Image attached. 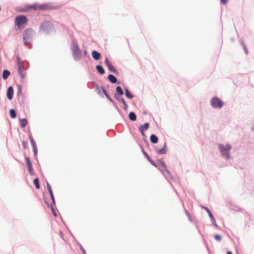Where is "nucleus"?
I'll return each instance as SVG.
<instances>
[{
	"instance_id": "4be33fe9",
	"label": "nucleus",
	"mask_w": 254,
	"mask_h": 254,
	"mask_svg": "<svg viewBox=\"0 0 254 254\" xmlns=\"http://www.w3.org/2000/svg\"><path fill=\"white\" fill-rule=\"evenodd\" d=\"M128 117H129V119L132 121H134L136 119V115L133 112L129 113V114L128 115Z\"/></svg>"
},
{
	"instance_id": "9d476101",
	"label": "nucleus",
	"mask_w": 254,
	"mask_h": 254,
	"mask_svg": "<svg viewBox=\"0 0 254 254\" xmlns=\"http://www.w3.org/2000/svg\"><path fill=\"white\" fill-rule=\"evenodd\" d=\"M16 61L18 70H20L21 69H25L23 65V63L18 56L16 57Z\"/></svg>"
},
{
	"instance_id": "423d86ee",
	"label": "nucleus",
	"mask_w": 254,
	"mask_h": 254,
	"mask_svg": "<svg viewBox=\"0 0 254 254\" xmlns=\"http://www.w3.org/2000/svg\"><path fill=\"white\" fill-rule=\"evenodd\" d=\"M115 97L118 101L123 103V104L124 105V109L126 111H127L128 109V106L127 104V103H126L124 98L122 97V96L118 95L117 94H115Z\"/></svg>"
},
{
	"instance_id": "5701e85b",
	"label": "nucleus",
	"mask_w": 254,
	"mask_h": 254,
	"mask_svg": "<svg viewBox=\"0 0 254 254\" xmlns=\"http://www.w3.org/2000/svg\"><path fill=\"white\" fill-rule=\"evenodd\" d=\"M102 91L104 93V94L105 95V96H106V97L108 98V99L112 102H113V99L110 97V96L108 95V94L107 93L106 90H105V89L103 87L102 88Z\"/></svg>"
},
{
	"instance_id": "6e6552de",
	"label": "nucleus",
	"mask_w": 254,
	"mask_h": 254,
	"mask_svg": "<svg viewBox=\"0 0 254 254\" xmlns=\"http://www.w3.org/2000/svg\"><path fill=\"white\" fill-rule=\"evenodd\" d=\"M52 25L49 22H45L41 25V29L45 31H48L52 28Z\"/></svg>"
},
{
	"instance_id": "c756f323",
	"label": "nucleus",
	"mask_w": 254,
	"mask_h": 254,
	"mask_svg": "<svg viewBox=\"0 0 254 254\" xmlns=\"http://www.w3.org/2000/svg\"><path fill=\"white\" fill-rule=\"evenodd\" d=\"M145 155L146 156L147 159L149 161V162L153 165L156 166V165L154 164L153 161L150 158L149 156L145 152Z\"/></svg>"
},
{
	"instance_id": "aec40b11",
	"label": "nucleus",
	"mask_w": 254,
	"mask_h": 254,
	"mask_svg": "<svg viewBox=\"0 0 254 254\" xmlns=\"http://www.w3.org/2000/svg\"><path fill=\"white\" fill-rule=\"evenodd\" d=\"M18 72L21 78L23 79L25 77L26 74L25 68L18 70Z\"/></svg>"
},
{
	"instance_id": "f257e3e1",
	"label": "nucleus",
	"mask_w": 254,
	"mask_h": 254,
	"mask_svg": "<svg viewBox=\"0 0 254 254\" xmlns=\"http://www.w3.org/2000/svg\"><path fill=\"white\" fill-rule=\"evenodd\" d=\"M219 148L224 157L227 159L230 158L229 151L231 149V146L230 144H226L225 146L220 144L219 145Z\"/></svg>"
},
{
	"instance_id": "bb28decb",
	"label": "nucleus",
	"mask_w": 254,
	"mask_h": 254,
	"mask_svg": "<svg viewBox=\"0 0 254 254\" xmlns=\"http://www.w3.org/2000/svg\"><path fill=\"white\" fill-rule=\"evenodd\" d=\"M34 184L35 186L36 189H39L40 188V185L39 183V180L38 178H35L33 181Z\"/></svg>"
},
{
	"instance_id": "f8f14e48",
	"label": "nucleus",
	"mask_w": 254,
	"mask_h": 254,
	"mask_svg": "<svg viewBox=\"0 0 254 254\" xmlns=\"http://www.w3.org/2000/svg\"><path fill=\"white\" fill-rule=\"evenodd\" d=\"M7 97L9 100H11L13 98V89L12 87H9L6 93Z\"/></svg>"
},
{
	"instance_id": "a211bd4d",
	"label": "nucleus",
	"mask_w": 254,
	"mask_h": 254,
	"mask_svg": "<svg viewBox=\"0 0 254 254\" xmlns=\"http://www.w3.org/2000/svg\"><path fill=\"white\" fill-rule=\"evenodd\" d=\"M108 78L109 81L113 83H115L117 82V78L115 76L112 74H109L108 75Z\"/></svg>"
},
{
	"instance_id": "2f4dec72",
	"label": "nucleus",
	"mask_w": 254,
	"mask_h": 254,
	"mask_svg": "<svg viewBox=\"0 0 254 254\" xmlns=\"http://www.w3.org/2000/svg\"><path fill=\"white\" fill-rule=\"evenodd\" d=\"M50 196H51V198L52 200V203L51 204L55 205V200L54 198V194H53V196H52V195H50Z\"/></svg>"
},
{
	"instance_id": "cd10ccee",
	"label": "nucleus",
	"mask_w": 254,
	"mask_h": 254,
	"mask_svg": "<svg viewBox=\"0 0 254 254\" xmlns=\"http://www.w3.org/2000/svg\"><path fill=\"white\" fill-rule=\"evenodd\" d=\"M205 208L207 212H208L209 216L210 217L212 221H215V218H214L213 215H212V214L211 213V212H210V211L207 207H205Z\"/></svg>"
},
{
	"instance_id": "dca6fc26",
	"label": "nucleus",
	"mask_w": 254,
	"mask_h": 254,
	"mask_svg": "<svg viewBox=\"0 0 254 254\" xmlns=\"http://www.w3.org/2000/svg\"><path fill=\"white\" fill-rule=\"evenodd\" d=\"M20 126L21 127L23 128L26 127L27 125V120L26 119H20Z\"/></svg>"
},
{
	"instance_id": "39448f33",
	"label": "nucleus",
	"mask_w": 254,
	"mask_h": 254,
	"mask_svg": "<svg viewBox=\"0 0 254 254\" xmlns=\"http://www.w3.org/2000/svg\"><path fill=\"white\" fill-rule=\"evenodd\" d=\"M158 165H159V169L162 171L165 172L166 174V175L168 176H171L170 173L169 171L168 170V169L166 168V166L164 162H163L162 161H158Z\"/></svg>"
},
{
	"instance_id": "4468645a",
	"label": "nucleus",
	"mask_w": 254,
	"mask_h": 254,
	"mask_svg": "<svg viewBox=\"0 0 254 254\" xmlns=\"http://www.w3.org/2000/svg\"><path fill=\"white\" fill-rule=\"evenodd\" d=\"M92 56L95 60H98L100 58L101 55L99 53L96 51H93L92 52Z\"/></svg>"
},
{
	"instance_id": "0eeeda50",
	"label": "nucleus",
	"mask_w": 254,
	"mask_h": 254,
	"mask_svg": "<svg viewBox=\"0 0 254 254\" xmlns=\"http://www.w3.org/2000/svg\"><path fill=\"white\" fill-rule=\"evenodd\" d=\"M25 159H26V165L27 166L29 173L31 175H33L34 171H33V169L32 168V163H31V162L29 158L28 157H26Z\"/></svg>"
},
{
	"instance_id": "f704fd0d",
	"label": "nucleus",
	"mask_w": 254,
	"mask_h": 254,
	"mask_svg": "<svg viewBox=\"0 0 254 254\" xmlns=\"http://www.w3.org/2000/svg\"><path fill=\"white\" fill-rule=\"evenodd\" d=\"M47 186L48 190L52 189V188H51L50 185L48 183H47Z\"/></svg>"
},
{
	"instance_id": "2eb2a0df",
	"label": "nucleus",
	"mask_w": 254,
	"mask_h": 254,
	"mask_svg": "<svg viewBox=\"0 0 254 254\" xmlns=\"http://www.w3.org/2000/svg\"><path fill=\"white\" fill-rule=\"evenodd\" d=\"M30 141H31L32 146L33 147L34 153L35 155H36L37 153V148H36V143H35L34 140H33V139L31 137H30Z\"/></svg>"
},
{
	"instance_id": "ddd939ff",
	"label": "nucleus",
	"mask_w": 254,
	"mask_h": 254,
	"mask_svg": "<svg viewBox=\"0 0 254 254\" xmlns=\"http://www.w3.org/2000/svg\"><path fill=\"white\" fill-rule=\"evenodd\" d=\"M156 152L157 154H166L167 152V148L166 146V143H164V147L163 148L161 149H158L156 150Z\"/></svg>"
},
{
	"instance_id": "c9c22d12",
	"label": "nucleus",
	"mask_w": 254,
	"mask_h": 254,
	"mask_svg": "<svg viewBox=\"0 0 254 254\" xmlns=\"http://www.w3.org/2000/svg\"><path fill=\"white\" fill-rule=\"evenodd\" d=\"M48 191H49V192L50 193V195L53 196V192L52 190V189L49 190H48Z\"/></svg>"
},
{
	"instance_id": "20e7f679",
	"label": "nucleus",
	"mask_w": 254,
	"mask_h": 254,
	"mask_svg": "<svg viewBox=\"0 0 254 254\" xmlns=\"http://www.w3.org/2000/svg\"><path fill=\"white\" fill-rule=\"evenodd\" d=\"M49 6L46 4H42V5H38V4H33L30 6H29L26 9H33L35 10H46L48 9Z\"/></svg>"
},
{
	"instance_id": "b1692460",
	"label": "nucleus",
	"mask_w": 254,
	"mask_h": 254,
	"mask_svg": "<svg viewBox=\"0 0 254 254\" xmlns=\"http://www.w3.org/2000/svg\"><path fill=\"white\" fill-rule=\"evenodd\" d=\"M116 91L117 92V94L120 96H122L124 94L123 91L120 86L117 87Z\"/></svg>"
},
{
	"instance_id": "f3484780",
	"label": "nucleus",
	"mask_w": 254,
	"mask_h": 254,
	"mask_svg": "<svg viewBox=\"0 0 254 254\" xmlns=\"http://www.w3.org/2000/svg\"><path fill=\"white\" fill-rule=\"evenodd\" d=\"M10 72L8 70H4L2 73V78L4 80H6L10 75Z\"/></svg>"
},
{
	"instance_id": "e433bc0d",
	"label": "nucleus",
	"mask_w": 254,
	"mask_h": 254,
	"mask_svg": "<svg viewBox=\"0 0 254 254\" xmlns=\"http://www.w3.org/2000/svg\"><path fill=\"white\" fill-rule=\"evenodd\" d=\"M227 254H232V252H228L227 253Z\"/></svg>"
},
{
	"instance_id": "412c9836",
	"label": "nucleus",
	"mask_w": 254,
	"mask_h": 254,
	"mask_svg": "<svg viewBox=\"0 0 254 254\" xmlns=\"http://www.w3.org/2000/svg\"><path fill=\"white\" fill-rule=\"evenodd\" d=\"M96 69L97 70L98 72L101 74H103L105 73L104 68L102 67V66L100 65H97L96 66Z\"/></svg>"
},
{
	"instance_id": "6ab92c4d",
	"label": "nucleus",
	"mask_w": 254,
	"mask_h": 254,
	"mask_svg": "<svg viewBox=\"0 0 254 254\" xmlns=\"http://www.w3.org/2000/svg\"><path fill=\"white\" fill-rule=\"evenodd\" d=\"M150 141L153 143H156L158 142V138L154 134H152L150 137Z\"/></svg>"
},
{
	"instance_id": "9b49d317",
	"label": "nucleus",
	"mask_w": 254,
	"mask_h": 254,
	"mask_svg": "<svg viewBox=\"0 0 254 254\" xmlns=\"http://www.w3.org/2000/svg\"><path fill=\"white\" fill-rule=\"evenodd\" d=\"M149 127V125L148 123H146L144 124V125L143 126H140L139 127V131L141 132L142 135H144V131L145 130H147L148 129Z\"/></svg>"
},
{
	"instance_id": "7ed1b4c3",
	"label": "nucleus",
	"mask_w": 254,
	"mask_h": 254,
	"mask_svg": "<svg viewBox=\"0 0 254 254\" xmlns=\"http://www.w3.org/2000/svg\"><path fill=\"white\" fill-rule=\"evenodd\" d=\"M211 105L214 108H221L223 106V102L219 98L213 97L211 101Z\"/></svg>"
},
{
	"instance_id": "393cba45",
	"label": "nucleus",
	"mask_w": 254,
	"mask_h": 254,
	"mask_svg": "<svg viewBox=\"0 0 254 254\" xmlns=\"http://www.w3.org/2000/svg\"><path fill=\"white\" fill-rule=\"evenodd\" d=\"M125 94L127 98L131 99L133 98V95L129 92L127 89H125Z\"/></svg>"
},
{
	"instance_id": "72a5a7b5",
	"label": "nucleus",
	"mask_w": 254,
	"mask_h": 254,
	"mask_svg": "<svg viewBox=\"0 0 254 254\" xmlns=\"http://www.w3.org/2000/svg\"><path fill=\"white\" fill-rule=\"evenodd\" d=\"M228 0H221V2L222 3H223V4H226L227 2H228Z\"/></svg>"
},
{
	"instance_id": "c85d7f7f",
	"label": "nucleus",
	"mask_w": 254,
	"mask_h": 254,
	"mask_svg": "<svg viewBox=\"0 0 254 254\" xmlns=\"http://www.w3.org/2000/svg\"><path fill=\"white\" fill-rule=\"evenodd\" d=\"M54 205H53V204L50 205L51 209L52 212L53 214L54 215V216L57 217V213L54 208Z\"/></svg>"
},
{
	"instance_id": "f03ea898",
	"label": "nucleus",
	"mask_w": 254,
	"mask_h": 254,
	"mask_svg": "<svg viewBox=\"0 0 254 254\" xmlns=\"http://www.w3.org/2000/svg\"><path fill=\"white\" fill-rule=\"evenodd\" d=\"M27 22V18L24 15L18 16L15 19V23L18 27L26 24Z\"/></svg>"
},
{
	"instance_id": "1a4fd4ad",
	"label": "nucleus",
	"mask_w": 254,
	"mask_h": 254,
	"mask_svg": "<svg viewBox=\"0 0 254 254\" xmlns=\"http://www.w3.org/2000/svg\"><path fill=\"white\" fill-rule=\"evenodd\" d=\"M105 64L107 66L109 70L110 71H112L114 73H117V70L115 69L114 67L110 63L109 61L108 60V58H106L105 59Z\"/></svg>"
},
{
	"instance_id": "4c0bfd02",
	"label": "nucleus",
	"mask_w": 254,
	"mask_h": 254,
	"mask_svg": "<svg viewBox=\"0 0 254 254\" xmlns=\"http://www.w3.org/2000/svg\"><path fill=\"white\" fill-rule=\"evenodd\" d=\"M26 38H27V37H26V36H24V37H23V39H24V40H25V39H26Z\"/></svg>"
},
{
	"instance_id": "7c9ffc66",
	"label": "nucleus",
	"mask_w": 254,
	"mask_h": 254,
	"mask_svg": "<svg viewBox=\"0 0 254 254\" xmlns=\"http://www.w3.org/2000/svg\"><path fill=\"white\" fill-rule=\"evenodd\" d=\"M214 238L217 240V241H220L221 240V237L219 235H217V234H216L214 236Z\"/></svg>"
},
{
	"instance_id": "473e14b6",
	"label": "nucleus",
	"mask_w": 254,
	"mask_h": 254,
	"mask_svg": "<svg viewBox=\"0 0 254 254\" xmlns=\"http://www.w3.org/2000/svg\"><path fill=\"white\" fill-rule=\"evenodd\" d=\"M22 144H23V148L24 149L26 148V147H27V144H26V142L25 141H22Z\"/></svg>"
},
{
	"instance_id": "a878e982",
	"label": "nucleus",
	"mask_w": 254,
	"mask_h": 254,
	"mask_svg": "<svg viewBox=\"0 0 254 254\" xmlns=\"http://www.w3.org/2000/svg\"><path fill=\"white\" fill-rule=\"evenodd\" d=\"M9 114H10V117L12 119H14L16 118V112L14 109H11L9 111Z\"/></svg>"
}]
</instances>
